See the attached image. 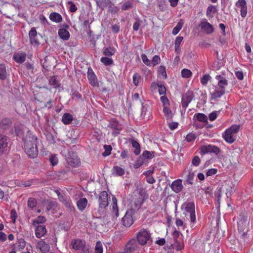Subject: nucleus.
I'll use <instances>...</instances> for the list:
<instances>
[{
  "label": "nucleus",
  "mask_w": 253,
  "mask_h": 253,
  "mask_svg": "<svg viewBox=\"0 0 253 253\" xmlns=\"http://www.w3.org/2000/svg\"><path fill=\"white\" fill-rule=\"evenodd\" d=\"M215 79L217 81L218 87L211 93L212 99H216L221 97L225 92V88L228 85V82L224 75H217Z\"/></svg>",
  "instance_id": "f257e3e1"
},
{
  "label": "nucleus",
  "mask_w": 253,
  "mask_h": 253,
  "mask_svg": "<svg viewBox=\"0 0 253 253\" xmlns=\"http://www.w3.org/2000/svg\"><path fill=\"white\" fill-rule=\"evenodd\" d=\"M249 221L247 216L240 215L239 221H238V229L241 237L243 239H245L247 232L248 230Z\"/></svg>",
  "instance_id": "f03ea898"
},
{
  "label": "nucleus",
  "mask_w": 253,
  "mask_h": 253,
  "mask_svg": "<svg viewBox=\"0 0 253 253\" xmlns=\"http://www.w3.org/2000/svg\"><path fill=\"white\" fill-rule=\"evenodd\" d=\"M71 245L74 249L78 251L80 253H90L89 246L81 239L72 240Z\"/></svg>",
  "instance_id": "7ed1b4c3"
},
{
  "label": "nucleus",
  "mask_w": 253,
  "mask_h": 253,
  "mask_svg": "<svg viewBox=\"0 0 253 253\" xmlns=\"http://www.w3.org/2000/svg\"><path fill=\"white\" fill-rule=\"evenodd\" d=\"M185 207L186 211L189 214L190 219V226L193 227L195 224L196 218L195 211V204L193 202H189L183 205Z\"/></svg>",
  "instance_id": "20e7f679"
},
{
  "label": "nucleus",
  "mask_w": 253,
  "mask_h": 253,
  "mask_svg": "<svg viewBox=\"0 0 253 253\" xmlns=\"http://www.w3.org/2000/svg\"><path fill=\"white\" fill-rule=\"evenodd\" d=\"M137 241L141 245H146L151 241L150 234L146 229H141L136 235Z\"/></svg>",
  "instance_id": "39448f33"
},
{
  "label": "nucleus",
  "mask_w": 253,
  "mask_h": 253,
  "mask_svg": "<svg viewBox=\"0 0 253 253\" xmlns=\"http://www.w3.org/2000/svg\"><path fill=\"white\" fill-rule=\"evenodd\" d=\"M37 137L34 135L31 131H28L23 139L24 149L27 148V147L30 148L33 146V145H37Z\"/></svg>",
  "instance_id": "423d86ee"
},
{
  "label": "nucleus",
  "mask_w": 253,
  "mask_h": 253,
  "mask_svg": "<svg viewBox=\"0 0 253 253\" xmlns=\"http://www.w3.org/2000/svg\"><path fill=\"white\" fill-rule=\"evenodd\" d=\"M201 29L207 34H210L213 33L214 31L213 27L206 19H203L199 25Z\"/></svg>",
  "instance_id": "0eeeda50"
},
{
  "label": "nucleus",
  "mask_w": 253,
  "mask_h": 253,
  "mask_svg": "<svg viewBox=\"0 0 253 253\" xmlns=\"http://www.w3.org/2000/svg\"><path fill=\"white\" fill-rule=\"evenodd\" d=\"M132 211H127L122 219L123 225L126 227H129L134 222L132 218Z\"/></svg>",
  "instance_id": "6e6552de"
},
{
  "label": "nucleus",
  "mask_w": 253,
  "mask_h": 253,
  "mask_svg": "<svg viewBox=\"0 0 253 253\" xmlns=\"http://www.w3.org/2000/svg\"><path fill=\"white\" fill-rule=\"evenodd\" d=\"M9 139L5 135H0V153L6 152L9 149Z\"/></svg>",
  "instance_id": "1a4fd4ad"
},
{
  "label": "nucleus",
  "mask_w": 253,
  "mask_h": 253,
  "mask_svg": "<svg viewBox=\"0 0 253 253\" xmlns=\"http://www.w3.org/2000/svg\"><path fill=\"white\" fill-rule=\"evenodd\" d=\"M194 98V94L192 91H188L182 97V106L184 109H186L189 104L191 102Z\"/></svg>",
  "instance_id": "9d476101"
},
{
  "label": "nucleus",
  "mask_w": 253,
  "mask_h": 253,
  "mask_svg": "<svg viewBox=\"0 0 253 253\" xmlns=\"http://www.w3.org/2000/svg\"><path fill=\"white\" fill-rule=\"evenodd\" d=\"M201 151L203 154L213 153L217 155L219 154L220 150L217 146L210 144L203 146L201 148Z\"/></svg>",
  "instance_id": "9b49d317"
},
{
  "label": "nucleus",
  "mask_w": 253,
  "mask_h": 253,
  "mask_svg": "<svg viewBox=\"0 0 253 253\" xmlns=\"http://www.w3.org/2000/svg\"><path fill=\"white\" fill-rule=\"evenodd\" d=\"M87 78L89 84L93 87H98L99 83L96 76L91 68L88 69Z\"/></svg>",
  "instance_id": "f8f14e48"
},
{
  "label": "nucleus",
  "mask_w": 253,
  "mask_h": 253,
  "mask_svg": "<svg viewBox=\"0 0 253 253\" xmlns=\"http://www.w3.org/2000/svg\"><path fill=\"white\" fill-rule=\"evenodd\" d=\"M108 193L106 191H102L99 196V204L101 208L104 209L108 205Z\"/></svg>",
  "instance_id": "ddd939ff"
},
{
  "label": "nucleus",
  "mask_w": 253,
  "mask_h": 253,
  "mask_svg": "<svg viewBox=\"0 0 253 253\" xmlns=\"http://www.w3.org/2000/svg\"><path fill=\"white\" fill-rule=\"evenodd\" d=\"M235 6L241 8L240 13L241 17L243 18L245 17L247 14V6L246 1L245 0H238L235 3Z\"/></svg>",
  "instance_id": "4468645a"
},
{
  "label": "nucleus",
  "mask_w": 253,
  "mask_h": 253,
  "mask_svg": "<svg viewBox=\"0 0 253 253\" xmlns=\"http://www.w3.org/2000/svg\"><path fill=\"white\" fill-rule=\"evenodd\" d=\"M58 196L59 200L68 209L71 211L74 209L72 206V202L70 198L68 196H63L58 193Z\"/></svg>",
  "instance_id": "2eb2a0df"
},
{
  "label": "nucleus",
  "mask_w": 253,
  "mask_h": 253,
  "mask_svg": "<svg viewBox=\"0 0 253 253\" xmlns=\"http://www.w3.org/2000/svg\"><path fill=\"white\" fill-rule=\"evenodd\" d=\"M36 247L39 249L42 253H48L50 249L48 243H46L43 240L39 241L36 245Z\"/></svg>",
  "instance_id": "dca6fc26"
},
{
  "label": "nucleus",
  "mask_w": 253,
  "mask_h": 253,
  "mask_svg": "<svg viewBox=\"0 0 253 253\" xmlns=\"http://www.w3.org/2000/svg\"><path fill=\"white\" fill-rule=\"evenodd\" d=\"M138 247L137 243L135 239H131L126 246L125 251L126 253H130L134 252Z\"/></svg>",
  "instance_id": "f3484780"
},
{
  "label": "nucleus",
  "mask_w": 253,
  "mask_h": 253,
  "mask_svg": "<svg viewBox=\"0 0 253 253\" xmlns=\"http://www.w3.org/2000/svg\"><path fill=\"white\" fill-rule=\"evenodd\" d=\"M170 187L174 192L176 193H179L183 188L182 184V180L180 179L174 180L171 183Z\"/></svg>",
  "instance_id": "a211bd4d"
},
{
  "label": "nucleus",
  "mask_w": 253,
  "mask_h": 253,
  "mask_svg": "<svg viewBox=\"0 0 253 253\" xmlns=\"http://www.w3.org/2000/svg\"><path fill=\"white\" fill-rule=\"evenodd\" d=\"M32 147H28L25 148L24 150L27 155L32 158H35L38 154V150L37 145H33Z\"/></svg>",
  "instance_id": "6ab92c4d"
},
{
  "label": "nucleus",
  "mask_w": 253,
  "mask_h": 253,
  "mask_svg": "<svg viewBox=\"0 0 253 253\" xmlns=\"http://www.w3.org/2000/svg\"><path fill=\"white\" fill-rule=\"evenodd\" d=\"M35 232L36 236L38 238H41L46 234L47 231L45 226L40 225L37 226Z\"/></svg>",
  "instance_id": "aec40b11"
},
{
  "label": "nucleus",
  "mask_w": 253,
  "mask_h": 253,
  "mask_svg": "<svg viewBox=\"0 0 253 253\" xmlns=\"http://www.w3.org/2000/svg\"><path fill=\"white\" fill-rule=\"evenodd\" d=\"M67 162L70 166L73 167H76L79 166L80 163V159L75 156H73L72 157H68L67 158Z\"/></svg>",
  "instance_id": "412c9836"
},
{
  "label": "nucleus",
  "mask_w": 253,
  "mask_h": 253,
  "mask_svg": "<svg viewBox=\"0 0 253 253\" xmlns=\"http://www.w3.org/2000/svg\"><path fill=\"white\" fill-rule=\"evenodd\" d=\"M26 54L24 52L16 53L13 55V59L17 63H23L26 59Z\"/></svg>",
  "instance_id": "4be33fe9"
},
{
  "label": "nucleus",
  "mask_w": 253,
  "mask_h": 253,
  "mask_svg": "<svg viewBox=\"0 0 253 253\" xmlns=\"http://www.w3.org/2000/svg\"><path fill=\"white\" fill-rule=\"evenodd\" d=\"M87 204V200L85 198H82L79 199L77 202V206L80 211H83L86 208Z\"/></svg>",
  "instance_id": "5701e85b"
},
{
  "label": "nucleus",
  "mask_w": 253,
  "mask_h": 253,
  "mask_svg": "<svg viewBox=\"0 0 253 253\" xmlns=\"http://www.w3.org/2000/svg\"><path fill=\"white\" fill-rule=\"evenodd\" d=\"M73 120V116L68 113L63 114L62 117L61 121L65 125H69Z\"/></svg>",
  "instance_id": "b1692460"
},
{
  "label": "nucleus",
  "mask_w": 253,
  "mask_h": 253,
  "mask_svg": "<svg viewBox=\"0 0 253 253\" xmlns=\"http://www.w3.org/2000/svg\"><path fill=\"white\" fill-rule=\"evenodd\" d=\"M58 34L60 38L64 41H67L69 39V32L64 28L60 29L58 30Z\"/></svg>",
  "instance_id": "393cba45"
},
{
  "label": "nucleus",
  "mask_w": 253,
  "mask_h": 253,
  "mask_svg": "<svg viewBox=\"0 0 253 253\" xmlns=\"http://www.w3.org/2000/svg\"><path fill=\"white\" fill-rule=\"evenodd\" d=\"M112 213L116 217L119 216V209L117 205V200L114 196L112 197Z\"/></svg>",
  "instance_id": "a878e982"
},
{
  "label": "nucleus",
  "mask_w": 253,
  "mask_h": 253,
  "mask_svg": "<svg viewBox=\"0 0 253 253\" xmlns=\"http://www.w3.org/2000/svg\"><path fill=\"white\" fill-rule=\"evenodd\" d=\"M112 171L115 176H122L125 174L124 169L117 166L113 167Z\"/></svg>",
  "instance_id": "bb28decb"
},
{
  "label": "nucleus",
  "mask_w": 253,
  "mask_h": 253,
  "mask_svg": "<svg viewBox=\"0 0 253 253\" xmlns=\"http://www.w3.org/2000/svg\"><path fill=\"white\" fill-rule=\"evenodd\" d=\"M50 19L56 23H59L62 21V18L61 15L56 12H52L49 15Z\"/></svg>",
  "instance_id": "cd10ccee"
},
{
  "label": "nucleus",
  "mask_w": 253,
  "mask_h": 253,
  "mask_svg": "<svg viewBox=\"0 0 253 253\" xmlns=\"http://www.w3.org/2000/svg\"><path fill=\"white\" fill-rule=\"evenodd\" d=\"M216 7L213 5H210L207 9L206 15L208 17L212 18L213 16V14L216 12Z\"/></svg>",
  "instance_id": "c85d7f7f"
},
{
  "label": "nucleus",
  "mask_w": 253,
  "mask_h": 253,
  "mask_svg": "<svg viewBox=\"0 0 253 253\" xmlns=\"http://www.w3.org/2000/svg\"><path fill=\"white\" fill-rule=\"evenodd\" d=\"M223 136L225 140L228 143H232L235 140L233 135L230 133L229 131L226 130Z\"/></svg>",
  "instance_id": "c756f323"
},
{
  "label": "nucleus",
  "mask_w": 253,
  "mask_h": 253,
  "mask_svg": "<svg viewBox=\"0 0 253 253\" xmlns=\"http://www.w3.org/2000/svg\"><path fill=\"white\" fill-rule=\"evenodd\" d=\"M111 3L110 0H97V5L102 9L106 7Z\"/></svg>",
  "instance_id": "7c9ffc66"
},
{
  "label": "nucleus",
  "mask_w": 253,
  "mask_h": 253,
  "mask_svg": "<svg viewBox=\"0 0 253 253\" xmlns=\"http://www.w3.org/2000/svg\"><path fill=\"white\" fill-rule=\"evenodd\" d=\"M110 127L114 129L113 134L114 136L117 135L120 133V129L117 122L113 121L110 124Z\"/></svg>",
  "instance_id": "2f4dec72"
},
{
  "label": "nucleus",
  "mask_w": 253,
  "mask_h": 253,
  "mask_svg": "<svg viewBox=\"0 0 253 253\" xmlns=\"http://www.w3.org/2000/svg\"><path fill=\"white\" fill-rule=\"evenodd\" d=\"M116 49L113 47H106L103 51V54L107 56H111L115 54Z\"/></svg>",
  "instance_id": "473e14b6"
},
{
  "label": "nucleus",
  "mask_w": 253,
  "mask_h": 253,
  "mask_svg": "<svg viewBox=\"0 0 253 253\" xmlns=\"http://www.w3.org/2000/svg\"><path fill=\"white\" fill-rule=\"evenodd\" d=\"M194 118H196L197 120L200 122L203 123H207L208 122V117L207 116L203 113H197L195 114L194 116Z\"/></svg>",
  "instance_id": "72a5a7b5"
},
{
  "label": "nucleus",
  "mask_w": 253,
  "mask_h": 253,
  "mask_svg": "<svg viewBox=\"0 0 253 253\" xmlns=\"http://www.w3.org/2000/svg\"><path fill=\"white\" fill-rule=\"evenodd\" d=\"M11 121L8 118L2 119L0 123V127L2 129H6L11 125Z\"/></svg>",
  "instance_id": "f704fd0d"
},
{
  "label": "nucleus",
  "mask_w": 253,
  "mask_h": 253,
  "mask_svg": "<svg viewBox=\"0 0 253 253\" xmlns=\"http://www.w3.org/2000/svg\"><path fill=\"white\" fill-rule=\"evenodd\" d=\"M131 144H132V146L135 148V150L134 151V153L136 155H138L140 154V145L138 143V142L136 141V140H133L132 141H131Z\"/></svg>",
  "instance_id": "c9c22d12"
},
{
  "label": "nucleus",
  "mask_w": 253,
  "mask_h": 253,
  "mask_svg": "<svg viewBox=\"0 0 253 253\" xmlns=\"http://www.w3.org/2000/svg\"><path fill=\"white\" fill-rule=\"evenodd\" d=\"M7 75L5 66L4 64H0V79L4 80L6 79Z\"/></svg>",
  "instance_id": "e433bc0d"
},
{
  "label": "nucleus",
  "mask_w": 253,
  "mask_h": 253,
  "mask_svg": "<svg viewBox=\"0 0 253 253\" xmlns=\"http://www.w3.org/2000/svg\"><path fill=\"white\" fill-rule=\"evenodd\" d=\"M183 25V22L182 20H180L178 23L177 24L176 26L173 29L172 33L173 35H176L178 33V32L180 31V30L182 28Z\"/></svg>",
  "instance_id": "4c0bfd02"
},
{
  "label": "nucleus",
  "mask_w": 253,
  "mask_h": 253,
  "mask_svg": "<svg viewBox=\"0 0 253 253\" xmlns=\"http://www.w3.org/2000/svg\"><path fill=\"white\" fill-rule=\"evenodd\" d=\"M100 61L106 66L111 65L113 63V59L108 57H102L100 59Z\"/></svg>",
  "instance_id": "58836bf2"
},
{
  "label": "nucleus",
  "mask_w": 253,
  "mask_h": 253,
  "mask_svg": "<svg viewBox=\"0 0 253 253\" xmlns=\"http://www.w3.org/2000/svg\"><path fill=\"white\" fill-rule=\"evenodd\" d=\"M163 112L167 119H171L172 117V112L168 106H164Z\"/></svg>",
  "instance_id": "ea45409f"
},
{
  "label": "nucleus",
  "mask_w": 253,
  "mask_h": 253,
  "mask_svg": "<svg viewBox=\"0 0 253 253\" xmlns=\"http://www.w3.org/2000/svg\"><path fill=\"white\" fill-rule=\"evenodd\" d=\"M191 71L187 69H183L181 71V76L184 78H189L192 76Z\"/></svg>",
  "instance_id": "a19ab883"
},
{
  "label": "nucleus",
  "mask_w": 253,
  "mask_h": 253,
  "mask_svg": "<svg viewBox=\"0 0 253 253\" xmlns=\"http://www.w3.org/2000/svg\"><path fill=\"white\" fill-rule=\"evenodd\" d=\"M195 176L194 172L189 171L186 177V182L188 184H192L193 183V179Z\"/></svg>",
  "instance_id": "79ce46f5"
},
{
  "label": "nucleus",
  "mask_w": 253,
  "mask_h": 253,
  "mask_svg": "<svg viewBox=\"0 0 253 253\" xmlns=\"http://www.w3.org/2000/svg\"><path fill=\"white\" fill-rule=\"evenodd\" d=\"M104 149L105 150V152L102 153V155L103 156H108L111 154V152L112 150V148L110 145H104Z\"/></svg>",
  "instance_id": "37998d69"
},
{
  "label": "nucleus",
  "mask_w": 253,
  "mask_h": 253,
  "mask_svg": "<svg viewBox=\"0 0 253 253\" xmlns=\"http://www.w3.org/2000/svg\"><path fill=\"white\" fill-rule=\"evenodd\" d=\"M142 104V108H141V117H144L146 115V113L148 111L149 106L147 104H144L141 102Z\"/></svg>",
  "instance_id": "c03bdc74"
},
{
  "label": "nucleus",
  "mask_w": 253,
  "mask_h": 253,
  "mask_svg": "<svg viewBox=\"0 0 253 253\" xmlns=\"http://www.w3.org/2000/svg\"><path fill=\"white\" fill-rule=\"evenodd\" d=\"M153 152H150L147 150H145L142 153V156L147 159H151L154 156Z\"/></svg>",
  "instance_id": "a18cd8bd"
},
{
  "label": "nucleus",
  "mask_w": 253,
  "mask_h": 253,
  "mask_svg": "<svg viewBox=\"0 0 253 253\" xmlns=\"http://www.w3.org/2000/svg\"><path fill=\"white\" fill-rule=\"evenodd\" d=\"M239 129V126L238 125H232L230 128L226 129L227 131H229L233 135L236 134Z\"/></svg>",
  "instance_id": "49530a36"
},
{
  "label": "nucleus",
  "mask_w": 253,
  "mask_h": 253,
  "mask_svg": "<svg viewBox=\"0 0 253 253\" xmlns=\"http://www.w3.org/2000/svg\"><path fill=\"white\" fill-rule=\"evenodd\" d=\"M46 219L45 217L43 216H39L36 219L33 221V224L34 226H36V224L44 223Z\"/></svg>",
  "instance_id": "de8ad7c7"
},
{
  "label": "nucleus",
  "mask_w": 253,
  "mask_h": 253,
  "mask_svg": "<svg viewBox=\"0 0 253 253\" xmlns=\"http://www.w3.org/2000/svg\"><path fill=\"white\" fill-rule=\"evenodd\" d=\"M103 253V246L102 243L98 241L96 243L95 247V253Z\"/></svg>",
  "instance_id": "09e8293b"
},
{
  "label": "nucleus",
  "mask_w": 253,
  "mask_h": 253,
  "mask_svg": "<svg viewBox=\"0 0 253 253\" xmlns=\"http://www.w3.org/2000/svg\"><path fill=\"white\" fill-rule=\"evenodd\" d=\"M37 205V201L33 198H30L28 201V206L31 209H33Z\"/></svg>",
  "instance_id": "8fccbe9b"
},
{
  "label": "nucleus",
  "mask_w": 253,
  "mask_h": 253,
  "mask_svg": "<svg viewBox=\"0 0 253 253\" xmlns=\"http://www.w3.org/2000/svg\"><path fill=\"white\" fill-rule=\"evenodd\" d=\"M211 77L209 74H206L203 76V77L201 79V83L204 85H207L208 81L210 80Z\"/></svg>",
  "instance_id": "3c124183"
},
{
  "label": "nucleus",
  "mask_w": 253,
  "mask_h": 253,
  "mask_svg": "<svg viewBox=\"0 0 253 253\" xmlns=\"http://www.w3.org/2000/svg\"><path fill=\"white\" fill-rule=\"evenodd\" d=\"M196 138V136L195 134L192 133H189L186 135L185 137V140H186V141L188 142H191L194 141L195 140Z\"/></svg>",
  "instance_id": "603ef678"
},
{
  "label": "nucleus",
  "mask_w": 253,
  "mask_h": 253,
  "mask_svg": "<svg viewBox=\"0 0 253 253\" xmlns=\"http://www.w3.org/2000/svg\"><path fill=\"white\" fill-rule=\"evenodd\" d=\"M141 59L143 62L148 66H151V61L148 59L147 56L145 54H142L141 55Z\"/></svg>",
  "instance_id": "864d4df0"
},
{
  "label": "nucleus",
  "mask_w": 253,
  "mask_h": 253,
  "mask_svg": "<svg viewBox=\"0 0 253 253\" xmlns=\"http://www.w3.org/2000/svg\"><path fill=\"white\" fill-rule=\"evenodd\" d=\"M144 163V162L140 157L135 161L133 165V167L134 169H138L140 167H141Z\"/></svg>",
  "instance_id": "5fc2aeb1"
},
{
  "label": "nucleus",
  "mask_w": 253,
  "mask_h": 253,
  "mask_svg": "<svg viewBox=\"0 0 253 253\" xmlns=\"http://www.w3.org/2000/svg\"><path fill=\"white\" fill-rule=\"evenodd\" d=\"M67 4L69 5V10L71 12H75L77 10V7L72 1H68Z\"/></svg>",
  "instance_id": "6e6d98bb"
},
{
  "label": "nucleus",
  "mask_w": 253,
  "mask_h": 253,
  "mask_svg": "<svg viewBox=\"0 0 253 253\" xmlns=\"http://www.w3.org/2000/svg\"><path fill=\"white\" fill-rule=\"evenodd\" d=\"M160 60V57L158 55H155L153 57L152 61H151L152 63L151 66L153 67L155 66L159 63Z\"/></svg>",
  "instance_id": "4d7b16f0"
},
{
  "label": "nucleus",
  "mask_w": 253,
  "mask_h": 253,
  "mask_svg": "<svg viewBox=\"0 0 253 253\" xmlns=\"http://www.w3.org/2000/svg\"><path fill=\"white\" fill-rule=\"evenodd\" d=\"M49 84L50 85H53L55 88L58 87V83L55 77H51L50 79Z\"/></svg>",
  "instance_id": "13d9d810"
},
{
  "label": "nucleus",
  "mask_w": 253,
  "mask_h": 253,
  "mask_svg": "<svg viewBox=\"0 0 253 253\" xmlns=\"http://www.w3.org/2000/svg\"><path fill=\"white\" fill-rule=\"evenodd\" d=\"M49 161L52 166L56 165L58 162L56 155H51L49 158Z\"/></svg>",
  "instance_id": "bf43d9fd"
},
{
  "label": "nucleus",
  "mask_w": 253,
  "mask_h": 253,
  "mask_svg": "<svg viewBox=\"0 0 253 253\" xmlns=\"http://www.w3.org/2000/svg\"><path fill=\"white\" fill-rule=\"evenodd\" d=\"M26 245V242L23 239H19L18 243V249L20 251L23 250Z\"/></svg>",
  "instance_id": "052dcab7"
},
{
  "label": "nucleus",
  "mask_w": 253,
  "mask_h": 253,
  "mask_svg": "<svg viewBox=\"0 0 253 253\" xmlns=\"http://www.w3.org/2000/svg\"><path fill=\"white\" fill-rule=\"evenodd\" d=\"M158 91L160 95H165L166 92V89L164 85L158 84Z\"/></svg>",
  "instance_id": "680f3d73"
},
{
  "label": "nucleus",
  "mask_w": 253,
  "mask_h": 253,
  "mask_svg": "<svg viewBox=\"0 0 253 253\" xmlns=\"http://www.w3.org/2000/svg\"><path fill=\"white\" fill-rule=\"evenodd\" d=\"M200 161H201L199 157L198 156H196L192 159V164L193 166L197 167L199 165Z\"/></svg>",
  "instance_id": "e2e57ef3"
},
{
  "label": "nucleus",
  "mask_w": 253,
  "mask_h": 253,
  "mask_svg": "<svg viewBox=\"0 0 253 253\" xmlns=\"http://www.w3.org/2000/svg\"><path fill=\"white\" fill-rule=\"evenodd\" d=\"M132 7V3L130 1H126L124 3L122 6V9L123 10H126L129 9Z\"/></svg>",
  "instance_id": "0e129e2a"
},
{
  "label": "nucleus",
  "mask_w": 253,
  "mask_h": 253,
  "mask_svg": "<svg viewBox=\"0 0 253 253\" xmlns=\"http://www.w3.org/2000/svg\"><path fill=\"white\" fill-rule=\"evenodd\" d=\"M143 203V200L142 198H137L134 202L135 208L138 209L141 206Z\"/></svg>",
  "instance_id": "69168bd1"
},
{
  "label": "nucleus",
  "mask_w": 253,
  "mask_h": 253,
  "mask_svg": "<svg viewBox=\"0 0 253 253\" xmlns=\"http://www.w3.org/2000/svg\"><path fill=\"white\" fill-rule=\"evenodd\" d=\"M140 79V76L137 73H135L133 76V83L135 86H137Z\"/></svg>",
  "instance_id": "338daca9"
},
{
  "label": "nucleus",
  "mask_w": 253,
  "mask_h": 253,
  "mask_svg": "<svg viewBox=\"0 0 253 253\" xmlns=\"http://www.w3.org/2000/svg\"><path fill=\"white\" fill-rule=\"evenodd\" d=\"M217 117V112L216 111H214L211 113L209 115V120L211 121H213L215 120Z\"/></svg>",
  "instance_id": "774afa93"
}]
</instances>
